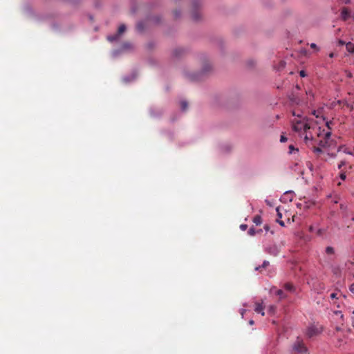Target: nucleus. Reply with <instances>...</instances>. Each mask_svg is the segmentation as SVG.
Returning a JSON list of instances; mask_svg holds the SVG:
<instances>
[{
	"label": "nucleus",
	"mask_w": 354,
	"mask_h": 354,
	"mask_svg": "<svg viewBox=\"0 0 354 354\" xmlns=\"http://www.w3.org/2000/svg\"><path fill=\"white\" fill-rule=\"evenodd\" d=\"M292 113L294 116H297V118L292 121V129L298 133H302L304 131V133H305L304 140L306 143L308 144V141L313 140L311 131H308V130L311 129L309 120L308 118L302 116L300 113H297L295 111H292Z\"/></svg>",
	"instance_id": "nucleus-1"
},
{
	"label": "nucleus",
	"mask_w": 354,
	"mask_h": 354,
	"mask_svg": "<svg viewBox=\"0 0 354 354\" xmlns=\"http://www.w3.org/2000/svg\"><path fill=\"white\" fill-rule=\"evenodd\" d=\"M293 351L297 354H307L308 349L302 339L297 338L292 345Z\"/></svg>",
	"instance_id": "nucleus-2"
},
{
	"label": "nucleus",
	"mask_w": 354,
	"mask_h": 354,
	"mask_svg": "<svg viewBox=\"0 0 354 354\" xmlns=\"http://www.w3.org/2000/svg\"><path fill=\"white\" fill-rule=\"evenodd\" d=\"M322 331V326L319 324H312L306 328V335L311 338L314 336H317L320 334Z\"/></svg>",
	"instance_id": "nucleus-3"
},
{
	"label": "nucleus",
	"mask_w": 354,
	"mask_h": 354,
	"mask_svg": "<svg viewBox=\"0 0 354 354\" xmlns=\"http://www.w3.org/2000/svg\"><path fill=\"white\" fill-rule=\"evenodd\" d=\"M201 5L200 0H194L192 2V17L193 20L198 21L201 19V14L197 10L198 8Z\"/></svg>",
	"instance_id": "nucleus-4"
},
{
	"label": "nucleus",
	"mask_w": 354,
	"mask_h": 354,
	"mask_svg": "<svg viewBox=\"0 0 354 354\" xmlns=\"http://www.w3.org/2000/svg\"><path fill=\"white\" fill-rule=\"evenodd\" d=\"M323 136H324V139L319 140V145L322 147L325 148L329 145L328 142H329V140H330V138L331 136V132L328 131L324 133L323 134Z\"/></svg>",
	"instance_id": "nucleus-5"
},
{
	"label": "nucleus",
	"mask_w": 354,
	"mask_h": 354,
	"mask_svg": "<svg viewBox=\"0 0 354 354\" xmlns=\"http://www.w3.org/2000/svg\"><path fill=\"white\" fill-rule=\"evenodd\" d=\"M126 30V26L124 24H122L119 26L118 28V33L115 35H112V36H109L107 37L108 40L110 41H115L116 39H118V37L122 34L123 32H124Z\"/></svg>",
	"instance_id": "nucleus-6"
},
{
	"label": "nucleus",
	"mask_w": 354,
	"mask_h": 354,
	"mask_svg": "<svg viewBox=\"0 0 354 354\" xmlns=\"http://www.w3.org/2000/svg\"><path fill=\"white\" fill-rule=\"evenodd\" d=\"M351 17V12L346 7H344L341 10V18L343 21H346Z\"/></svg>",
	"instance_id": "nucleus-7"
},
{
	"label": "nucleus",
	"mask_w": 354,
	"mask_h": 354,
	"mask_svg": "<svg viewBox=\"0 0 354 354\" xmlns=\"http://www.w3.org/2000/svg\"><path fill=\"white\" fill-rule=\"evenodd\" d=\"M254 311L257 313L261 314V315H263V316L265 315L264 307L262 305V303H258V302L255 303Z\"/></svg>",
	"instance_id": "nucleus-8"
},
{
	"label": "nucleus",
	"mask_w": 354,
	"mask_h": 354,
	"mask_svg": "<svg viewBox=\"0 0 354 354\" xmlns=\"http://www.w3.org/2000/svg\"><path fill=\"white\" fill-rule=\"evenodd\" d=\"M277 210V222L281 225V226H284L285 224H284V222L281 220V218H282V214L279 211V207H277L276 209Z\"/></svg>",
	"instance_id": "nucleus-9"
},
{
	"label": "nucleus",
	"mask_w": 354,
	"mask_h": 354,
	"mask_svg": "<svg viewBox=\"0 0 354 354\" xmlns=\"http://www.w3.org/2000/svg\"><path fill=\"white\" fill-rule=\"evenodd\" d=\"M346 48L347 51H348L351 53H354V44L352 42H348L346 44Z\"/></svg>",
	"instance_id": "nucleus-10"
},
{
	"label": "nucleus",
	"mask_w": 354,
	"mask_h": 354,
	"mask_svg": "<svg viewBox=\"0 0 354 354\" xmlns=\"http://www.w3.org/2000/svg\"><path fill=\"white\" fill-rule=\"evenodd\" d=\"M253 222L257 225H259L261 224L262 223V219H261V216L259 215H256L254 218H253Z\"/></svg>",
	"instance_id": "nucleus-11"
},
{
	"label": "nucleus",
	"mask_w": 354,
	"mask_h": 354,
	"mask_svg": "<svg viewBox=\"0 0 354 354\" xmlns=\"http://www.w3.org/2000/svg\"><path fill=\"white\" fill-rule=\"evenodd\" d=\"M283 287L286 290L290 291V292H292L295 290V288H294L293 285L290 283H285Z\"/></svg>",
	"instance_id": "nucleus-12"
},
{
	"label": "nucleus",
	"mask_w": 354,
	"mask_h": 354,
	"mask_svg": "<svg viewBox=\"0 0 354 354\" xmlns=\"http://www.w3.org/2000/svg\"><path fill=\"white\" fill-rule=\"evenodd\" d=\"M276 295L279 297L280 299L286 298L287 295L284 293L282 290H278L276 292Z\"/></svg>",
	"instance_id": "nucleus-13"
},
{
	"label": "nucleus",
	"mask_w": 354,
	"mask_h": 354,
	"mask_svg": "<svg viewBox=\"0 0 354 354\" xmlns=\"http://www.w3.org/2000/svg\"><path fill=\"white\" fill-rule=\"evenodd\" d=\"M212 67L209 63L205 64L203 68V73H206L211 70Z\"/></svg>",
	"instance_id": "nucleus-14"
},
{
	"label": "nucleus",
	"mask_w": 354,
	"mask_h": 354,
	"mask_svg": "<svg viewBox=\"0 0 354 354\" xmlns=\"http://www.w3.org/2000/svg\"><path fill=\"white\" fill-rule=\"evenodd\" d=\"M326 253L327 254H333L335 253V250H334V248L333 247L328 246L326 248Z\"/></svg>",
	"instance_id": "nucleus-15"
},
{
	"label": "nucleus",
	"mask_w": 354,
	"mask_h": 354,
	"mask_svg": "<svg viewBox=\"0 0 354 354\" xmlns=\"http://www.w3.org/2000/svg\"><path fill=\"white\" fill-rule=\"evenodd\" d=\"M184 52V50L183 48H176L174 50V53L175 56L178 57L181 55V54Z\"/></svg>",
	"instance_id": "nucleus-16"
},
{
	"label": "nucleus",
	"mask_w": 354,
	"mask_h": 354,
	"mask_svg": "<svg viewBox=\"0 0 354 354\" xmlns=\"http://www.w3.org/2000/svg\"><path fill=\"white\" fill-rule=\"evenodd\" d=\"M188 107L187 102L186 101H182L180 102V108L182 111H186Z\"/></svg>",
	"instance_id": "nucleus-17"
},
{
	"label": "nucleus",
	"mask_w": 354,
	"mask_h": 354,
	"mask_svg": "<svg viewBox=\"0 0 354 354\" xmlns=\"http://www.w3.org/2000/svg\"><path fill=\"white\" fill-rule=\"evenodd\" d=\"M136 28L139 31H142L144 29V24L142 22L138 23Z\"/></svg>",
	"instance_id": "nucleus-18"
},
{
	"label": "nucleus",
	"mask_w": 354,
	"mask_h": 354,
	"mask_svg": "<svg viewBox=\"0 0 354 354\" xmlns=\"http://www.w3.org/2000/svg\"><path fill=\"white\" fill-rule=\"evenodd\" d=\"M189 78L193 81H198L201 80V77L196 75H190Z\"/></svg>",
	"instance_id": "nucleus-19"
},
{
	"label": "nucleus",
	"mask_w": 354,
	"mask_h": 354,
	"mask_svg": "<svg viewBox=\"0 0 354 354\" xmlns=\"http://www.w3.org/2000/svg\"><path fill=\"white\" fill-rule=\"evenodd\" d=\"M256 231L253 228V227H251L249 231H248V234L250 235V236H254L255 234H256Z\"/></svg>",
	"instance_id": "nucleus-20"
},
{
	"label": "nucleus",
	"mask_w": 354,
	"mask_h": 354,
	"mask_svg": "<svg viewBox=\"0 0 354 354\" xmlns=\"http://www.w3.org/2000/svg\"><path fill=\"white\" fill-rule=\"evenodd\" d=\"M276 307L273 305L269 306V312L270 313H274L275 311Z\"/></svg>",
	"instance_id": "nucleus-21"
},
{
	"label": "nucleus",
	"mask_w": 354,
	"mask_h": 354,
	"mask_svg": "<svg viewBox=\"0 0 354 354\" xmlns=\"http://www.w3.org/2000/svg\"><path fill=\"white\" fill-rule=\"evenodd\" d=\"M313 152L315 153H321L322 149L319 147H313Z\"/></svg>",
	"instance_id": "nucleus-22"
},
{
	"label": "nucleus",
	"mask_w": 354,
	"mask_h": 354,
	"mask_svg": "<svg viewBox=\"0 0 354 354\" xmlns=\"http://www.w3.org/2000/svg\"><path fill=\"white\" fill-rule=\"evenodd\" d=\"M247 228H248V225H247L246 224H241V225H240V229H241V230H243V231L246 230H247Z\"/></svg>",
	"instance_id": "nucleus-23"
},
{
	"label": "nucleus",
	"mask_w": 354,
	"mask_h": 354,
	"mask_svg": "<svg viewBox=\"0 0 354 354\" xmlns=\"http://www.w3.org/2000/svg\"><path fill=\"white\" fill-rule=\"evenodd\" d=\"M289 150H290V151H289V152H290V153H292V151H295H295H298V149H295L294 146H293V145H292L289 146Z\"/></svg>",
	"instance_id": "nucleus-24"
},
{
	"label": "nucleus",
	"mask_w": 354,
	"mask_h": 354,
	"mask_svg": "<svg viewBox=\"0 0 354 354\" xmlns=\"http://www.w3.org/2000/svg\"><path fill=\"white\" fill-rule=\"evenodd\" d=\"M346 165V162L344 160H342L340 162V163L338 165V169H341L342 167Z\"/></svg>",
	"instance_id": "nucleus-25"
},
{
	"label": "nucleus",
	"mask_w": 354,
	"mask_h": 354,
	"mask_svg": "<svg viewBox=\"0 0 354 354\" xmlns=\"http://www.w3.org/2000/svg\"><path fill=\"white\" fill-rule=\"evenodd\" d=\"M287 140V138L284 135H281L280 138V141L281 142H285Z\"/></svg>",
	"instance_id": "nucleus-26"
},
{
	"label": "nucleus",
	"mask_w": 354,
	"mask_h": 354,
	"mask_svg": "<svg viewBox=\"0 0 354 354\" xmlns=\"http://www.w3.org/2000/svg\"><path fill=\"white\" fill-rule=\"evenodd\" d=\"M180 12L177 10L174 11V15L175 18H178L180 16Z\"/></svg>",
	"instance_id": "nucleus-27"
},
{
	"label": "nucleus",
	"mask_w": 354,
	"mask_h": 354,
	"mask_svg": "<svg viewBox=\"0 0 354 354\" xmlns=\"http://www.w3.org/2000/svg\"><path fill=\"white\" fill-rule=\"evenodd\" d=\"M337 294L336 292H333L330 294V297L332 299H334L337 298Z\"/></svg>",
	"instance_id": "nucleus-28"
},
{
	"label": "nucleus",
	"mask_w": 354,
	"mask_h": 354,
	"mask_svg": "<svg viewBox=\"0 0 354 354\" xmlns=\"http://www.w3.org/2000/svg\"><path fill=\"white\" fill-rule=\"evenodd\" d=\"M306 93L308 96H310V97H313V93L312 92V91H308Z\"/></svg>",
	"instance_id": "nucleus-29"
},
{
	"label": "nucleus",
	"mask_w": 354,
	"mask_h": 354,
	"mask_svg": "<svg viewBox=\"0 0 354 354\" xmlns=\"http://www.w3.org/2000/svg\"><path fill=\"white\" fill-rule=\"evenodd\" d=\"M340 178L343 180L346 179V174H345V172H342L340 174Z\"/></svg>",
	"instance_id": "nucleus-30"
},
{
	"label": "nucleus",
	"mask_w": 354,
	"mask_h": 354,
	"mask_svg": "<svg viewBox=\"0 0 354 354\" xmlns=\"http://www.w3.org/2000/svg\"><path fill=\"white\" fill-rule=\"evenodd\" d=\"M269 265V262L267 261H265L262 264V268H266Z\"/></svg>",
	"instance_id": "nucleus-31"
},
{
	"label": "nucleus",
	"mask_w": 354,
	"mask_h": 354,
	"mask_svg": "<svg viewBox=\"0 0 354 354\" xmlns=\"http://www.w3.org/2000/svg\"><path fill=\"white\" fill-rule=\"evenodd\" d=\"M317 131H318V132H317V136H318V137L322 136V131H321V129H320V128H318Z\"/></svg>",
	"instance_id": "nucleus-32"
},
{
	"label": "nucleus",
	"mask_w": 354,
	"mask_h": 354,
	"mask_svg": "<svg viewBox=\"0 0 354 354\" xmlns=\"http://www.w3.org/2000/svg\"><path fill=\"white\" fill-rule=\"evenodd\" d=\"M349 290L351 292L354 293V283L351 285Z\"/></svg>",
	"instance_id": "nucleus-33"
},
{
	"label": "nucleus",
	"mask_w": 354,
	"mask_h": 354,
	"mask_svg": "<svg viewBox=\"0 0 354 354\" xmlns=\"http://www.w3.org/2000/svg\"><path fill=\"white\" fill-rule=\"evenodd\" d=\"M264 230L266 231V232H268L269 230H270V227H269V225H264Z\"/></svg>",
	"instance_id": "nucleus-34"
},
{
	"label": "nucleus",
	"mask_w": 354,
	"mask_h": 354,
	"mask_svg": "<svg viewBox=\"0 0 354 354\" xmlns=\"http://www.w3.org/2000/svg\"><path fill=\"white\" fill-rule=\"evenodd\" d=\"M299 74H300V76H301V77H305L306 76V73H305V72L304 71H301Z\"/></svg>",
	"instance_id": "nucleus-35"
},
{
	"label": "nucleus",
	"mask_w": 354,
	"mask_h": 354,
	"mask_svg": "<svg viewBox=\"0 0 354 354\" xmlns=\"http://www.w3.org/2000/svg\"><path fill=\"white\" fill-rule=\"evenodd\" d=\"M332 124V122H326V126H327V127H328L329 129H331V127H330V124Z\"/></svg>",
	"instance_id": "nucleus-36"
},
{
	"label": "nucleus",
	"mask_w": 354,
	"mask_h": 354,
	"mask_svg": "<svg viewBox=\"0 0 354 354\" xmlns=\"http://www.w3.org/2000/svg\"><path fill=\"white\" fill-rule=\"evenodd\" d=\"M310 47H311L312 48H314V49H316V48H317V45H316L315 44H314V43H313V44H310Z\"/></svg>",
	"instance_id": "nucleus-37"
},
{
	"label": "nucleus",
	"mask_w": 354,
	"mask_h": 354,
	"mask_svg": "<svg viewBox=\"0 0 354 354\" xmlns=\"http://www.w3.org/2000/svg\"><path fill=\"white\" fill-rule=\"evenodd\" d=\"M339 45L342 46V45H346V43L342 40H339Z\"/></svg>",
	"instance_id": "nucleus-38"
},
{
	"label": "nucleus",
	"mask_w": 354,
	"mask_h": 354,
	"mask_svg": "<svg viewBox=\"0 0 354 354\" xmlns=\"http://www.w3.org/2000/svg\"><path fill=\"white\" fill-rule=\"evenodd\" d=\"M245 312V309H241V310L240 313H241V315L242 317H243V315H244Z\"/></svg>",
	"instance_id": "nucleus-39"
},
{
	"label": "nucleus",
	"mask_w": 354,
	"mask_h": 354,
	"mask_svg": "<svg viewBox=\"0 0 354 354\" xmlns=\"http://www.w3.org/2000/svg\"><path fill=\"white\" fill-rule=\"evenodd\" d=\"M327 156L331 158H335L336 156V155L333 153H328Z\"/></svg>",
	"instance_id": "nucleus-40"
},
{
	"label": "nucleus",
	"mask_w": 354,
	"mask_h": 354,
	"mask_svg": "<svg viewBox=\"0 0 354 354\" xmlns=\"http://www.w3.org/2000/svg\"><path fill=\"white\" fill-rule=\"evenodd\" d=\"M334 56H335V54H334L333 53H330L329 54V57H330V58L334 57Z\"/></svg>",
	"instance_id": "nucleus-41"
},
{
	"label": "nucleus",
	"mask_w": 354,
	"mask_h": 354,
	"mask_svg": "<svg viewBox=\"0 0 354 354\" xmlns=\"http://www.w3.org/2000/svg\"><path fill=\"white\" fill-rule=\"evenodd\" d=\"M249 323H250V324L252 325V324H254V321L253 320H250Z\"/></svg>",
	"instance_id": "nucleus-42"
},
{
	"label": "nucleus",
	"mask_w": 354,
	"mask_h": 354,
	"mask_svg": "<svg viewBox=\"0 0 354 354\" xmlns=\"http://www.w3.org/2000/svg\"><path fill=\"white\" fill-rule=\"evenodd\" d=\"M281 66H282V67H284V66H285V63H284V62H281Z\"/></svg>",
	"instance_id": "nucleus-43"
},
{
	"label": "nucleus",
	"mask_w": 354,
	"mask_h": 354,
	"mask_svg": "<svg viewBox=\"0 0 354 354\" xmlns=\"http://www.w3.org/2000/svg\"><path fill=\"white\" fill-rule=\"evenodd\" d=\"M344 152L348 153V154H351V152H350L349 151H344Z\"/></svg>",
	"instance_id": "nucleus-44"
},
{
	"label": "nucleus",
	"mask_w": 354,
	"mask_h": 354,
	"mask_svg": "<svg viewBox=\"0 0 354 354\" xmlns=\"http://www.w3.org/2000/svg\"><path fill=\"white\" fill-rule=\"evenodd\" d=\"M248 64H251V66H252V65L254 64V62H248Z\"/></svg>",
	"instance_id": "nucleus-45"
},
{
	"label": "nucleus",
	"mask_w": 354,
	"mask_h": 354,
	"mask_svg": "<svg viewBox=\"0 0 354 354\" xmlns=\"http://www.w3.org/2000/svg\"><path fill=\"white\" fill-rule=\"evenodd\" d=\"M350 2V0H345V3H348Z\"/></svg>",
	"instance_id": "nucleus-46"
},
{
	"label": "nucleus",
	"mask_w": 354,
	"mask_h": 354,
	"mask_svg": "<svg viewBox=\"0 0 354 354\" xmlns=\"http://www.w3.org/2000/svg\"><path fill=\"white\" fill-rule=\"evenodd\" d=\"M310 231L312 232L313 231V227L310 226V228H309Z\"/></svg>",
	"instance_id": "nucleus-47"
},
{
	"label": "nucleus",
	"mask_w": 354,
	"mask_h": 354,
	"mask_svg": "<svg viewBox=\"0 0 354 354\" xmlns=\"http://www.w3.org/2000/svg\"><path fill=\"white\" fill-rule=\"evenodd\" d=\"M317 233H318V234H321V233H322L321 230H319Z\"/></svg>",
	"instance_id": "nucleus-48"
},
{
	"label": "nucleus",
	"mask_w": 354,
	"mask_h": 354,
	"mask_svg": "<svg viewBox=\"0 0 354 354\" xmlns=\"http://www.w3.org/2000/svg\"><path fill=\"white\" fill-rule=\"evenodd\" d=\"M348 77H351V73L348 75Z\"/></svg>",
	"instance_id": "nucleus-49"
}]
</instances>
